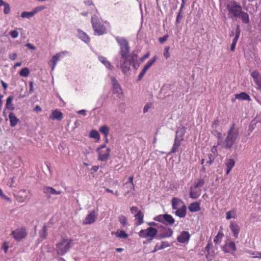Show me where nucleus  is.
<instances>
[{
    "label": "nucleus",
    "mask_w": 261,
    "mask_h": 261,
    "mask_svg": "<svg viewBox=\"0 0 261 261\" xmlns=\"http://www.w3.org/2000/svg\"><path fill=\"white\" fill-rule=\"evenodd\" d=\"M73 245V240L68 237H64L56 244L55 251L58 255H65Z\"/></svg>",
    "instance_id": "1"
},
{
    "label": "nucleus",
    "mask_w": 261,
    "mask_h": 261,
    "mask_svg": "<svg viewBox=\"0 0 261 261\" xmlns=\"http://www.w3.org/2000/svg\"><path fill=\"white\" fill-rule=\"evenodd\" d=\"M234 125V124H232L222 144L223 147L225 149H231L238 138L239 132L238 128H235Z\"/></svg>",
    "instance_id": "2"
},
{
    "label": "nucleus",
    "mask_w": 261,
    "mask_h": 261,
    "mask_svg": "<svg viewBox=\"0 0 261 261\" xmlns=\"http://www.w3.org/2000/svg\"><path fill=\"white\" fill-rule=\"evenodd\" d=\"M91 24L94 35L101 36L107 33V28L96 15L92 16Z\"/></svg>",
    "instance_id": "3"
},
{
    "label": "nucleus",
    "mask_w": 261,
    "mask_h": 261,
    "mask_svg": "<svg viewBox=\"0 0 261 261\" xmlns=\"http://www.w3.org/2000/svg\"><path fill=\"white\" fill-rule=\"evenodd\" d=\"M115 39L120 46L119 54L121 58L129 57V47L127 41L125 39L118 36L116 37Z\"/></svg>",
    "instance_id": "4"
},
{
    "label": "nucleus",
    "mask_w": 261,
    "mask_h": 261,
    "mask_svg": "<svg viewBox=\"0 0 261 261\" xmlns=\"http://www.w3.org/2000/svg\"><path fill=\"white\" fill-rule=\"evenodd\" d=\"M97 153V160L101 162H106L110 158L111 149L103 144L99 146L96 150Z\"/></svg>",
    "instance_id": "5"
},
{
    "label": "nucleus",
    "mask_w": 261,
    "mask_h": 261,
    "mask_svg": "<svg viewBox=\"0 0 261 261\" xmlns=\"http://www.w3.org/2000/svg\"><path fill=\"white\" fill-rule=\"evenodd\" d=\"M158 232L156 228L149 227L146 229L141 230L138 235L140 238L147 239V242H150L157 235Z\"/></svg>",
    "instance_id": "6"
},
{
    "label": "nucleus",
    "mask_w": 261,
    "mask_h": 261,
    "mask_svg": "<svg viewBox=\"0 0 261 261\" xmlns=\"http://www.w3.org/2000/svg\"><path fill=\"white\" fill-rule=\"evenodd\" d=\"M10 235L16 241L20 242L27 237L28 232L25 227H21L13 230Z\"/></svg>",
    "instance_id": "7"
},
{
    "label": "nucleus",
    "mask_w": 261,
    "mask_h": 261,
    "mask_svg": "<svg viewBox=\"0 0 261 261\" xmlns=\"http://www.w3.org/2000/svg\"><path fill=\"white\" fill-rule=\"evenodd\" d=\"M203 252H206L205 258L207 261H212L216 255L215 250L211 241H209L206 246L202 249Z\"/></svg>",
    "instance_id": "8"
},
{
    "label": "nucleus",
    "mask_w": 261,
    "mask_h": 261,
    "mask_svg": "<svg viewBox=\"0 0 261 261\" xmlns=\"http://www.w3.org/2000/svg\"><path fill=\"white\" fill-rule=\"evenodd\" d=\"M227 9L230 13L237 18L239 17L240 13L242 11V7L236 1H233L227 6Z\"/></svg>",
    "instance_id": "9"
},
{
    "label": "nucleus",
    "mask_w": 261,
    "mask_h": 261,
    "mask_svg": "<svg viewBox=\"0 0 261 261\" xmlns=\"http://www.w3.org/2000/svg\"><path fill=\"white\" fill-rule=\"evenodd\" d=\"M155 221L165 224L166 225H172L175 222L173 217L169 214L160 215L154 218Z\"/></svg>",
    "instance_id": "10"
},
{
    "label": "nucleus",
    "mask_w": 261,
    "mask_h": 261,
    "mask_svg": "<svg viewBox=\"0 0 261 261\" xmlns=\"http://www.w3.org/2000/svg\"><path fill=\"white\" fill-rule=\"evenodd\" d=\"M68 52L66 50L61 51L53 56L51 60L49 61L48 64L51 67V70L53 71L58 61H60Z\"/></svg>",
    "instance_id": "11"
},
{
    "label": "nucleus",
    "mask_w": 261,
    "mask_h": 261,
    "mask_svg": "<svg viewBox=\"0 0 261 261\" xmlns=\"http://www.w3.org/2000/svg\"><path fill=\"white\" fill-rule=\"evenodd\" d=\"M157 60V56H153L150 60H149L144 66L142 71L138 75V81H140L144 75L145 74L147 70L153 65Z\"/></svg>",
    "instance_id": "12"
},
{
    "label": "nucleus",
    "mask_w": 261,
    "mask_h": 261,
    "mask_svg": "<svg viewBox=\"0 0 261 261\" xmlns=\"http://www.w3.org/2000/svg\"><path fill=\"white\" fill-rule=\"evenodd\" d=\"M97 215L96 214L95 211H92L87 215L83 222V224L88 225L94 223L97 219Z\"/></svg>",
    "instance_id": "13"
},
{
    "label": "nucleus",
    "mask_w": 261,
    "mask_h": 261,
    "mask_svg": "<svg viewBox=\"0 0 261 261\" xmlns=\"http://www.w3.org/2000/svg\"><path fill=\"white\" fill-rule=\"evenodd\" d=\"M173 234V231L171 228L163 227L160 230V233L158 234V238L159 239L169 238Z\"/></svg>",
    "instance_id": "14"
},
{
    "label": "nucleus",
    "mask_w": 261,
    "mask_h": 261,
    "mask_svg": "<svg viewBox=\"0 0 261 261\" xmlns=\"http://www.w3.org/2000/svg\"><path fill=\"white\" fill-rule=\"evenodd\" d=\"M44 194H45L48 198H50L51 195H60L62 193L61 191H56L54 188L50 187H44L42 189Z\"/></svg>",
    "instance_id": "15"
},
{
    "label": "nucleus",
    "mask_w": 261,
    "mask_h": 261,
    "mask_svg": "<svg viewBox=\"0 0 261 261\" xmlns=\"http://www.w3.org/2000/svg\"><path fill=\"white\" fill-rule=\"evenodd\" d=\"M190 238V234L188 231H182L177 238V240L180 243H187Z\"/></svg>",
    "instance_id": "16"
},
{
    "label": "nucleus",
    "mask_w": 261,
    "mask_h": 261,
    "mask_svg": "<svg viewBox=\"0 0 261 261\" xmlns=\"http://www.w3.org/2000/svg\"><path fill=\"white\" fill-rule=\"evenodd\" d=\"M229 228L233 234V236L236 239L238 238L239 233L240 231V227L238 223L236 221L230 222Z\"/></svg>",
    "instance_id": "17"
},
{
    "label": "nucleus",
    "mask_w": 261,
    "mask_h": 261,
    "mask_svg": "<svg viewBox=\"0 0 261 261\" xmlns=\"http://www.w3.org/2000/svg\"><path fill=\"white\" fill-rule=\"evenodd\" d=\"M251 76L259 89H261V75L257 70L252 71Z\"/></svg>",
    "instance_id": "18"
},
{
    "label": "nucleus",
    "mask_w": 261,
    "mask_h": 261,
    "mask_svg": "<svg viewBox=\"0 0 261 261\" xmlns=\"http://www.w3.org/2000/svg\"><path fill=\"white\" fill-rule=\"evenodd\" d=\"M172 208L173 210H177L185 205L184 202L179 198L173 197L171 200Z\"/></svg>",
    "instance_id": "19"
},
{
    "label": "nucleus",
    "mask_w": 261,
    "mask_h": 261,
    "mask_svg": "<svg viewBox=\"0 0 261 261\" xmlns=\"http://www.w3.org/2000/svg\"><path fill=\"white\" fill-rule=\"evenodd\" d=\"M222 250L225 253H229L231 251H235L236 250V246L234 242L230 241L226 243L225 246L222 247Z\"/></svg>",
    "instance_id": "20"
},
{
    "label": "nucleus",
    "mask_w": 261,
    "mask_h": 261,
    "mask_svg": "<svg viewBox=\"0 0 261 261\" xmlns=\"http://www.w3.org/2000/svg\"><path fill=\"white\" fill-rule=\"evenodd\" d=\"M235 165V161L232 159H227L225 161V166L226 167V174L228 175Z\"/></svg>",
    "instance_id": "21"
},
{
    "label": "nucleus",
    "mask_w": 261,
    "mask_h": 261,
    "mask_svg": "<svg viewBox=\"0 0 261 261\" xmlns=\"http://www.w3.org/2000/svg\"><path fill=\"white\" fill-rule=\"evenodd\" d=\"M128 57L122 58L123 60V63L120 65V68L124 73L128 72L130 70V62L128 60Z\"/></svg>",
    "instance_id": "22"
},
{
    "label": "nucleus",
    "mask_w": 261,
    "mask_h": 261,
    "mask_svg": "<svg viewBox=\"0 0 261 261\" xmlns=\"http://www.w3.org/2000/svg\"><path fill=\"white\" fill-rule=\"evenodd\" d=\"M201 190L197 189L193 186H191L190 188V197L192 199H197L201 194Z\"/></svg>",
    "instance_id": "23"
},
{
    "label": "nucleus",
    "mask_w": 261,
    "mask_h": 261,
    "mask_svg": "<svg viewBox=\"0 0 261 261\" xmlns=\"http://www.w3.org/2000/svg\"><path fill=\"white\" fill-rule=\"evenodd\" d=\"M78 36L85 43L88 44L90 41V38L89 36L83 31L77 29Z\"/></svg>",
    "instance_id": "24"
},
{
    "label": "nucleus",
    "mask_w": 261,
    "mask_h": 261,
    "mask_svg": "<svg viewBox=\"0 0 261 261\" xmlns=\"http://www.w3.org/2000/svg\"><path fill=\"white\" fill-rule=\"evenodd\" d=\"M135 223L137 225H141L143 223L144 214L143 212L139 210L138 213L135 215Z\"/></svg>",
    "instance_id": "25"
},
{
    "label": "nucleus",
    "mask_w": 261,
    "mask_h": 261,
    "mask_svg": "<svg viewBox=\"0 0 261 261\" xmlns=\"http://www.w3.org/2000/svg\"><path fill=\"white\" fill-rule=\"evenodd\" d=\"M175 214L176 216L180 218H184L187 214V207L186 205H184L181 207L176 210Z\"/></svg>",
    "instance_id": "26"
},
{
    "label": "nucleus",
    "mask_w": 261,
    "mask_h": 261,
    "mask_svg": "<svg viewBox=\"0 0 261 261\" xmlns=\"http://www.w3.org/2000/svg\"><path fill=\"white\" fill-rule=\"evenodd\" d=\"M181 141L178 140V137L176 136L175 140H174V143L173 145V146L170 150V152L168 153L169 154H171L172 153H175L178 149L179 146L181 145Z\"/></svg>",
    "instance_id": "27"
},
{
    "label": "nucleus",
    "mask_w": 261,
    "mask_h": 261,
    "mask_svg": "<svg viewBox=\"0 0 261 261\" xmlns=\"http://www.w3.org/2000/svg\"><path fill=\"white\" fill-rule=\"evenodd\" d=\"M50 118L53 120H61L63 119V113L59 110L56 109L52 112Z\"/></svg>",
    "instance_id": "28"
},
{
    "label": "nucleus",
    "mask_w": 261,
    "mask_h": 261,
    "mask_svg": "<svg viewBox=\"0 0 261 261\" xmlns=\"http://www.w3.org/2000/svg\"><path fill=\"white\" fill-rule=\"evenodd\" d=\"M9 118L10 119V125L11 127H14L16 125L19 121V119L16 117L15 115L11 112L9 115Z\"/></svg>",
    "instance_id": "29"
},
{
    "label": "nucleus",
    "mask_w": 261,
    "mask_h": 261,
    "mask_svg": "<svg viewBox=\"0 0 261 261\" xmlns=\"http://www.w3.org/2000/svg\"><path fill=\"white\" fill-rule=\"evenodd\" d=\"M189 210L191 212H196L200 210V203L194 202L190 204L188 207Z\"/></svg>",
    "instance_id": "30"
},
{
    "label": "nucleus",
    "mask_w": 261,
    "mask_h": 261,
    "mask_svg": "<svg viewBox=\"0 0 261 261\" xmlns=\"http://www.w3.org/2000/svg\"><path fill=\"white\" fill-rule=\"evenodd\" d=\"M242 20V21L244 23L248 24L250 22V19L248 14L243 12V11L240 13L239 17Z\"/></svg>",
    "instance_id": "31"
},
{
    "label": "nucleus",
    "mask_w": 261,
    "mask_h": 261,
    "mask_svg": "<svg viewBox=\"0 0 261 261\" xmlns=\"http://www.w3.org/2000/svg\"><path fill=\"white\" fill-rule=\"evenodd\" d=\"M169 246V244L167 242H162L161 244H156L154 249L152 251V253H154L159 250L163 249Z\"/></svg>",
    "instance_id": "32"
},
{
    "label": "nucleus",
    "mask_w": 261,
    "mask_h": 261,
    "mask_svg": "<svg viewBox=\"0 0 261 261\" xmlns=\"http://www.w3.org/2000/svg\"><path fill=\"white\" fill-rule=\"evenodd\" d=\"M98 59L99 61L101 63H102L108 69H112L113 68L112 65L111 64L110 62L106 58L103 56H99L98 57Z\"/></svg>",
    "instance_id": "33"
},
{
    "label": "nucleus",
    "mask_w": 261,
    "mask_h": 261,
    "mask_svg": "<svg viewBox=\"0 0 261 261\" xmlns=\"http://www.w3.org/2000/svg\"><path fill=\"white\" fill-rule=\"evenodd\" d=\"M13 99V96H9L6 100V107L8 110H13L15 109L14 106L12 103Z\"/></svg>",
    "instance_id": "34"
},
{
    "label": "nucleus",
    "mask_w": 261,
    "mask_h": 261,
    "mask_svg": "<svg viewBox=\"0 0 261 261\" xmlns=\"http://www.w3.org/2000/svg\"><path fill=\"white\" fill-rule=\"evenodd\" d=\"M224 236L222 229L218 231L217 235L215 237L214 242L216 244H220L221 242L222 239Z\"/></svg>",
    "instance_id": "35"
},
{
    "label": "nucleus",
    "mask_w": 261,
    "mask_h": 261,
    "mask_svg": "<svg viewBox=\"0 0 261 261\" xmlns=\"http://www.w3.org/2000/svg\"><path fill=\"white\" fill-rule=\"evenodd\" d=\"M186 133V127L185 126L182 127L180 129H178L176 132V136L178 135V140L181 141L184 140V136Z\"/></svg>",
    "instance_id": "36"
},
{
    "label": "nucleus",
    "mask_w": 261,
    "mask_h": 261,
    "mask_svg": "<svg viewBox=\"0 0 261 261\" xmlns=\"http://www.w3.org/2000/svg\"><path fill=\"white\" fill-rule=\"evenodd\" d=\"M236 98L242 100H250L249 95L245 92H241L240 94H236Z\"/></svg>",
    "instance_id": "37"
},
{
    "label": "nucleus",
    "mask_w": 261,
    "mask_h": 261,
    "mask_svg": "<svg viewBox=\"0 0 261 261\" xmlns=\"http://www.w3.org/2000/svg\"><path fill=\"white\" fill-rule=\"evenodd\" d=\"M115 234L117 238L121 239H126L128 237V234L123 230H117Z\"/></svg>",
    "instance_id": "38"
},
{
    "label": "nucleus",
    "mask_w": 261,
    "mask_h": 261,
    "mask_svg": "<svg viewBox=\"0 0 261 261\" xmlns=\"http://www.w3.org/2000/svg\"><path fill=\"white\" fill-rule=\"evenodd\" d=\"M237 217L236 214V210H231L230 211H228L226 213V219L227 220H229L231 218L235 219Z\"/></svg>",
    "instance_id": "39"
},
{
    "label": "nucleus",
    "mask_w": 261,
    "mask_h": 261,
    "mask_svg": "<svg viewBox=\"0 0 261 261\" xmlns=\"http://www.w3.org/2000/svg\"><path fill=\"white\" fill-rule=\"evenodd\" d=\"M109 127L107 125H102L99 128L100 132L105 135L106 139L109 134Z\"/></svg>",
    "instance_id": "40"
},
{
    "label": "nucleus",
    "mask_w": 261,
    "mask_h": 261,
    "mask_svg": "<svg viewBox=\"0 0 261 261\" xmlns=\"http://www.w3.org/2000/svg\"><path fill=\"white\" fill-rule=\"evenodd\" d=\"M204 184V180L203 179H202V178H199V179H198L197 180V181H196L194 185H192V186H193V187H194L195 188H201L202 187Z\"/></svg>",
    "instance_id": "41"
},
{
    "label": "nucleus",
    "mask_w": 261,
    "mask_h": 261,
    "mask_svg": "<svg viewBox=\"0 0 261 261\" xmlns=\"http://www.w3.org/2000/svg\"><path fill=\"white\" fill-rule=\"evenodd\" d=\"M240 33H241V30H240V27H239V25H237L236 30L235 36L232 40V43H234L237 44L238 39L240 37Z\"/></svg>",
    "instance_id": "42"
},
{
    "label": "nucleus",
    "mask_w": 261,
    "mask_h": 261,
    "mask_svg": "<svg viewBox=\"0 0 261 261\" xmlns=\"http://www.w3.org/2000/svg\"><path fill=\"white\" fill-rule=\"evenodd\" d=\"M30 73L29 69L27 68H23L20 71L19 74L21 76L27 77Z\"/></svg>",
    "instance_id": "43"
},
{
    "label": "nucleus",
    "mask_w": 261,
    "mask_h": 261,
    "mask_svg": "<svg viewBox=\"0 0 261 261\" xmlns=\"http://www.w3.org/2000/svg\"><path fill=\"white\" fill-rule=\"evenodd\" d=\"M34 15L33 11L32 12H23L21 14V17L22 18H30Z\"/></svg>",
    "instance_id": "44"
},
{
    "label": "nucleus",
    "mask_w": 261,
    "mask_h": 261,
    "mask_svg": "<svg viewBox=\"0 0 261 261\" xmlns=\"http://www.w3.org/2000/svg\"><path fill=\"white\" fill-rule=\"evenodd\" d=\"M119 221L122 226H125L127 224V218L125 216L121 215L119 217Z\"/></svg>",
    "instance_id": "45"
},
{
    "label": "nucleus",
    "mask_w": 261,
    "mask_h": 261,
    "mask_svg": "<svg viewBox=\"0 0 261 261\" xmlns=\"http://www.w3.org/2000/svg\"><path fill=\"white\" fill-rule=\"evenodd\" d=\"M129 58L128 60L131 64H135L137 62L138 60V55L137 54H133L130 56H129Z\"/></svg>",
    "instance_id": "46"
},
{
    "label": "nucleus",
    "mask_w": 261,
    "mask_h": 261,
    "mask_svg": "<svg viewBox=\"0 0 261 261\" xmlns=\"http://www.w3.org/2000/svg\"><path fill=\"white\" fill-rule=\"evenodd\" d=\"M89 136L90 137L94 139L99 138V134L98 132L96 130H92L90 133Z\"/></svg>",
    "instance_id": "47"
},
{
    "label": "nucleus",
    "mask_w": 261,
    "mask_h": 261,
    "mask_svg": "<svg viewBox=\"0 0 261 261\" xmlns=\"http://www.w3.org/2000/svg\"><path fill=\"white\" fill-rule=\"evenodd\" d=\"M208 160L206 161L205 165H211L214 161L215 156L213 155L212 153H210L208 154Z\"/></svg>",
    "instance_id": "48"
},
{
    "label": "nucleus",
    "mask_w": 261,
    "mask_h": 261,
    "mask_svg": "<svg viewBox=\"0 0 261 261\" xmlns=\"http://www.w3.org/2000/svg\"><path fill=\"white\" fill-rule=\"evenodd\" d=\"M113 93L118 94L122 93V90L119 84H115L113 87Z\"/></svg>",
    "instance_id": "49"
},
{
    "label": "nucleus",
    "mask_w": 261,
    "mask_h": 261,
    "mask_svg": "<svg viewBox=\"0 0 261 261\" xmlns=\"http://www.w3.org/2000/svg\"><path fill=\"white\" fill-rule=\"evenodd\" d=\"M46 9V7L44 6H38L36 8H35L34 9V10H33V13L34 14V15L35 14H36L37 13L40 12V11H41L42 10H44Z\"/></svg>",
    "instance_id": "50"
},
{
    "label": "nucleus",
    "mask_w": 261,
    "mask_h": 261,
    "mask_svg": "<svg viewBox=\"0 0 261 261\" xmlns=\"http://www.w3.org/2000/svg\"><path fill=\"white\" fill-rule=\"evenodd\" d=\"M212 133L215 136H217L218 140L221 139L222 134L220 132H218V130L214 129L212 131ZM218 144H219V140H218Z\"/></svg>",
    "instance_id": "51"
},
{
    "label": "nucleus",
    "mask_w": 261,
    "mask_h": 261,
    "mask_svg": "<svg viewBox=\"0 0 261 261\" xmlns=\"http://www.w3.org/2000/svg\"><path fill=\"white\" fill-rule=\"evenodd\" d=\"M182 9V8H180V9L179 10V12L176 17V23L177 24L180 22L181 18H182V15H181Z\"/></svg>",
    "instance_id": "52"
},
{
    "label": "nucleus",
    "mask_w": 261,
    "mask_h": 261,
    "mask_svg": "<svg viewBox=\"0 0 261 261\" xmlns=\"http://www.w3.org/2000/svg\"><path fill=\"white\" fill-rule=\"evenodd\" d=\"M4 13L5 14H8L10 13V7L9 4L6 3L4 5Z\"/></svg>",
    "instance_id": "53"
},
{
    "label": "nucleus",
    "mask_w": 261,
    "mask_h": 261,
    "mask_svg": "<svg viewBox=\"0 0 261 261\" xmlns=\"http://www.w3.org/2000/svg\"><path fill=\"white\" fill-rule=\"evenodd\" d=\"M170 49L169 46H167L164 49V56L166 59H168L170 57L169 50Z\"/></svg>",
    "instance_id": "54"
},
{
    "label": "nucleus",
    "mask_w": 261,
    "mask_h": 261,
    "mask_svg": "<svg viewBox=\"0 0 261 261\" xmlns=\"http://www.w3.org/2000/svg\"><path fill=\"white\" fill-rule=\"evenodd\" d=\"M2 249L4 250L5 253L8 252L9 249V243L8 242H4L2 245Z\"/></svg>",
    "instance_id": "55"
},
{
    "label": "nucleus",
    "mask_w": 261,
    "mask_h": 261,
    "mask_svg": "<svg viewBox=\"0 0 261 261\" xmlns=\"http://www.w3.org/2000/svg\"><path fill=\"white\" fill-rule=\"evenodd\" d=\"M220 124V121L218 119L214 120L212 124V127L213 128L216 129Z\"/></svg>",
    "instance_id": "56"
},
{
    "label": "nucleus",
    "mask_w": 261,
    "mask_h": 261,
    "mask_svg": "<svg viewBox=\"0 0 261 261\" xmlns=\"http://www.w3.org/2000/svg\"><path fill=\"white\" fill-rule=\"evenodd\" d=\"M10 35L13 38H16L18 37L19 33L16 30H13L10 32Z\"/></svg>",
    "instance_id": "57"
},
{
    "label": "nucleus",
    "mask_w": 261,
    "mask_h": 261,
    "mask_svg": "<svg viewBox=\"0 0 261 261\" xmlns=\"http://www.w3.org/2000/svg\"><path fill=\"white\" fill-rule=\"evenodd\" d=\"M168 35H165L163 37H160L159 38V41L161 44H163V43H164L165 41H167V40L168 39Z\"/></svg>",
    "instance_id": "58"
},
{
    "label": "nucleus",
    "mask_w": 261,
    "mask_h": 261,
    "mask_svg": "<svg viewBox=\"0 0 261 261\" xmlns=\"http://www.w3.org/2000/svg\"><path fill=\"white\" fill-rule=\"evenodd\" d=\"M133 180H134V177L133 176H130L128 178V181L127 182H126L125 184H127L128 183H129L132 185L133 190H134L135 186H134Z\"/></svg>",
    "instance_id": "59"
},
{
    "label": "nucleus",
    "mask_w": 261,
    "mask_h": 261,
    "mask_svg": "<svg viewBox=\"0 0 261 261\" xmlns=\"http://www.w3.org/2000/svg\"><path fill=\"white\" fill-rule=\"evenodd\" d=\"M150 56V52L147 51L145 55H144L141 59L140 60L141 62H143L145 59L149 58Z\"/></svg>",
    "instance_id": "60"
},
{
    "label": "nucleus",
    "mask_w": 261,
    "mask_h": 261,
    "mask_svg": "<svg viewBox=\"0 0 261 261\" xmlns=\"http://www.w3.org/2000/svg\"><path fill=\"white\" fill-rule=\"evenodd\" d=\"M140 210L138 209V208L137 206H133L130 208V212L132 214H134L135 213H138V211H139Z\"/></svg>",
    "instance_id": "61"
},
{
    "label": "nucleus",
    "mask_w": 261,
    "mask_h": 261,
    "mask_svg": "<svg viewBox=\"0 0 261 261\" xmlns=\"http://www.w3.org/2000/svg\"><path fill=\"white\" fill-rule=\"evenodd\" d=\"M17 54L16 53H13L9 56V58L12 60H14L17 58Z\"/></svg>",
    "instance_id": "62"
},
{
    "label": "nucleus",
    "mask_w": 261,
    "mask_h": 261,
    "mask_svg": "<svg viewBox=\"0 0 261 261\" xmlns=\"http://www.w3.org/2000/svg\"><path fill=\"white\" fill-rule=\"evenodd\" d=\"M29 86H30L29 92H30V93H32L33 91V82L31 81L29 83Z\"/></svg>",
    "instance_id": "63"
},
{
    "label": "nucleus",
    "mask_w": 261,
    "mask_h": 261,
    "mask_svg": "<svg viewBox=\"0 0 261 261\" xmlns=\"http://www.w3.org/2000/svg\"><path fill=\"white\" fill-rule=\"evenodd\" d=\"M42 110L41 108L39 106H36L35 108L34 109V111H36L37 112H40Z\"/></svg>",
    "instance_id": "64"
}]
</instances>
